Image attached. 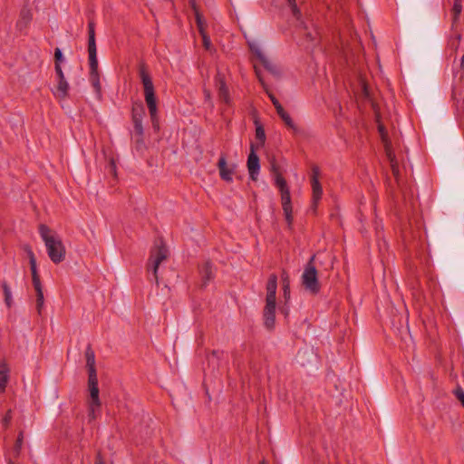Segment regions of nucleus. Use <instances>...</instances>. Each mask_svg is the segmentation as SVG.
<instances>
[{
    "label": "nucleus",
    "mask_w": 464,
    "mask_h": 464,
    "mask_svg": "<svg viewBox=\"0 0 464 464\" xmlns=\"http://www.w3.org/2000/svg\"><path fill=\"white\" fill-rule=\"evenodd\" d=\"M38 230L49 258L54 264L62 263L65 259L66 250L61 237L44 224H41Z\"/></svg>",
    "instance_id": "f257e3e1"
},
{
    "label": "nucleus",
    "mask_w": 464,
    "mask_h": 464,
    "mask_svg": "<svg viewBox=\"0 0 464 464\" xmlns=\"http://www.w3.org/2000/svg\"><path fill=\"white\" fill-rule=\"evenodd\" d=\"M88 54L90 65V82L98 98L102 96V85L98 71L97 47L95 40V23L92 19L88 23Z\"/></svg>",
    "instance_id": "f03ea898"
},
{
    "label": "nucleus",
    "mask_w": 464,
    "mask_h": 464,
    "mask_svg": "<svg viewBox=\"0 0 464 464\" xmlns=\"http://www.w3.org/2000/svg\"><path fill=\"white\" fill-rule=\"evenodd\" d=\"M138 73L143 86L144 99L149 109L153 125L158 121V107L155 88L148 66L140 62L138 66Z\"/></svg>",
    "instance_id": "7ed1b4c3"
},
{
    "label": "nucleus",
    "mask_w": 464,
    "mask_h": 464,
    "mask_svg": "<svg viewBox=\"0 0 464 464\" xmlns=\"http://www.w3.org/2000/svg\"><path fill=\"white\" fill-rule=\"evenodd\" d=\"M314 260L315 255H313L305 265L302 275V285L312 295H317L321 289Z\"/></svg>",
    "instance_id": "20e7f679"
},
{
    "label": "nucleus",
    "mask_w": 464,
    "mask_h": 464,
    "mask_svg": "<svg viewBox=\"0 0 464 464\" xmlns=\"http://www.w3.org/2000/svg\"><path fill=\"white\" fill-rule=\"evenodd\" d=\"M276 186L278 188L280 191L283 212L287 226L291 229L294 222V217L289 187L287 185L285 179L283 176L279 175L276 177Z\"/></svg>",
    "instance_id": "39448f33"
},
{
    "label": "nucleus",
    "mask_w": 464,
    "mask_h": 464,
    "mask_svg": "<svg viewBox=\"0 0 464 464\" xmlns=\"http://www.w3.org/2000/svg\"><path fill=\"white\" fill-rule=\"evenodd\" d=\"M25 250L27 252V256L29 258L33 285L36 292V309L38 311V314H41V310L44 306V297L40 276L37 271L36 258L30 246H26Z\"/></svg>",
    "instance_id": "423d86ee"
},
{
    "label": "nucleus",
    "mask_w": 464,
    "mask_h": 464,
    "mask_svg": "<svg viewBox=\"0 0 464 464\" xmlns=\"http://www.w3.org/2000/svg\"><path fill=\"white\" fill-rule=\"evenodd\" d=\"M169 250L162 241L155 245V247L150 251L149 259L148 271L152 273L156 284H159L158 269L160 263L167 259Z\"/></svg>",
    "instance_id": "0eeeda50"
},
{
    "label": "nucleus",
    "mask_w": 464,
    "mask_h": 464,
    "mask_svg": "<svg viewBox=\"0 0 464 464\" xmlns=\"http://www.w3.org/2000/svg\"><path fill=\"white\" fill-rule=\"evenodd\" d=\"M320 169L318 166L314 165L312 167V175H311V186H312V200H313V208L315 209L317 208V204L322 198L323 188L321 183L319 181Z\"/></svg>",
    "instance_id": "6e6552de"
},
{
    "label": "nucleus",
    "mask_w": 464,
    "mask_h": 464,
    "mask_svg": "<svg viewBox=\"0 0 464 464\" xmlns=\"http://www.w3.org/2000/svg\"><path fill=\"white\" fill-rule=\"evenodd\" d=\"M256 144L251 142L250 143V153L247 157L246 166L248 169L250 179L254 181L257 179V176L259 174L260 170V160L259 157L257 156L256 150Z\"/></svg>",
    "instance_id": "1a4fd4ad"
},
{
    "label": "nucleus",
    "mask_w": 464,
    "mask_h": 464,
    "mask_svg": "<svg viewBox=\"0 0 464 464\" xmlns=\"http://www.w3.org/2000/svg\"><path fill=\"white\" fill-rule=\"evenodd\" d=\"M276 301H266L263 311L264 325L267 330H272L276 323Z\"/></svg>",
    "instance_id": "9d476101"
},
{
    "label": "nucleus",
    "mask_w": 464,
    "mask_h": 464,
    "mask_svg": "<svg viewBox=\"0 0 464 464\" xmlns=\"http://www.w3.org/2000/svg\"><path fill=\"white\" fill-rule=\"evenodd\" d=\"M215 84L218 89L219 100L226 104L230 103L229 90L225 81V75L220 72H218L215 76Z\"/></svg>",
    "instance_id": "9b49d317"
},
{
    "label": "nucleus",
    "mask_w": 464,
    "mask_h": 464,
    "mask_svg": "<svg viewBox=\"0 0 464 464\" xmlns=\"http://www.w3.org/2000/svg\"><path fill=\"white\" fill-rule=\"evenodd\" d=\"M88 390L90 392L88 417L90 420H94L96 418V412L100 411L102 405L101 400L99 398V387H92L88 388Z\"/></svg>",
    "instance_id": "f8f14e48"
},
{
    "label": "nucleus",
    "mask_w": 464,
    "mask_h": 464,
    "mask_svg": "<svg viewBox=\"0 0 464 464\" xmlns=\"http://www.w3.org/2000/svg\"><path fill=\"white\" fill-rule=\"evenodd\" d=\"M251 52L256 55V57L262 63L264 68L272 73L275 76H280V70L277 68L276 64H274L268 58L262 53V51L258 47L250 46Z\"/></svg>",
    "instance_id": "ddd939ff"
},
{
    "label": "nucleus",
    "mask_w": 464,
    "mask_h": 464,
    "mask_svg": "<svg viewBox=\"0 0 464 464\" xmlns=\"http://www.w3.org/2000/svg\"><path fill=\"white\" fill-rule=\"evenodd\" d=\"M218 168L219 170V175L221 179L231 182L233 180V174L235 172V169L237 168L236 164H232L228 166L227 164L226 157L225 155H221L218 162Z\"/></svg>",
    "instance_id": "4468645a"
},
{
    "label": "nucleus",
    "mask_w": 464,
    "mask_h": 464,
    "mask_svg": "<svg viewBox=\"0 0 464 464\" xmlns=\"http://www.w3.org/2000/svg\"><path fill=\"white\" fill-rule=\"evenodd\" d=\"M199 274L201 276V287L205 288L208 282L214 278L213 265L210 261H206L199 266Z\"/></svg>",
    "instance_id": "2eb2a0df"
},
{
    "label": "nucleus",
    "mask_w": 464,
    "mask_h": 464,
    "mask_svg": "<svg viewBox=\"0 0 464 464\" xmlns=\"http://www.w3.org/2000/svg\"><path fill=\"white\" fill-rule=\"evenodd\" d=\"M277 276L271 274L266 284V301H276Z\"/></svg>",
    "instance_id": "dca6fc26"
},
{
    "label": "nucleus",
    "mask_w": 464,
    "mask_h": 464,
    "mask_svg": "<svg viewBox=\"0 0 464 464\" xmlns=\"http://www.w3.org/2000/svg\"><path fill=\"white\" fill-rule=\"evenodd\" d=\"M455 34L454 35H451L449 39H448V44H447V49L449 51H450V56H452L454 55V59H456V52L460 44V41H461V34L459 32H458L457 30H455Z\"/></svg>",
    "instance_id": "f3484780"
},
{
    "label": "nucleus",
    "mask_w": 464,
    "mask_h": 464,
    "mask_svg": "<svg viewBox=\"0 0 464 464\" xmlns=\"http://www.w3.org/2000/svg\"><path fill=\"white\" fill-rule=\"evenodd\" d=\"M10 369L5 362H0V393L5 392L9 381Z\"/></svg>",
    "instance_id": "a211bd4d"
},
{
    "label": "nucleus",
    "mask_w": 464,
    "mask_h": 464,
    "mask_svg": "<svg viewBox=\"0 0 464 464\" xmlns=\"http://www.w3.org/2000/svg\"><path fill=\"white\" fill-rule=\"evenodd\" d=\"M387 157L390 160V165H391L392 175L395 178L397 184L399 185L400 184V180H399L400 169H399L398 161L395 158V155L389 150H387Z\"/></svg>",
    "instance_id": "6ab92c4d"
},
{
    "label": "nucleus",
    "mask_w": 464,
    "mask_h": 464,
    "mask_svg": "<svg viewBox=\"0 0 464 464\" xmlns=\"http://www.w3.org/2000/svg\"><path fill=\"white\" fill-rule=\"evenodd\" d=\"M224 354L223 351L213 350L209 355L207 356L208 365L212 366L213 370L219 367V362Z\"/></svg>",
    "instance_id": "aec40b11"
},
{
    "label": "nucleus",
    "mask_w": 464,
    "mask_h": 464,
    "mask_svg": "<svg viewBox=\"0 0 464 464\" xmlns=\"http://www.w3.org/2000/svg\"><path fill=\"white\" fill-rule=\"evenodd\" d=\"M256 125V139L258 140V143L256 145V149L263 147L266 142V132L263 125L259 122L258 120H255Z\"/></svg>",
    "instance_id": "412c9836"
},
{
    "label": "nucleus",
    "mask_w": 464,
    "mask_h": 464,
    "mask_svg": "<svg viewBox=\"0 0 464 464\" xmlns=\"http://www.w3.org/2000/svg\"><path fill=\"white\" fill-rule=\"evenodd\" d=\"M68 91L69 83L66 79L63 78V80H57L56 92L54 94L61 99H64L68 96Z\"/></svg>",
    "instance_id": "4be33fe9"
},
{
    "label": "nucleus",
    "mask_w": 464,
    "mask_h": 464,
    "mask_svg": "<svg viewBox=\"0 0 464 464\" xmlns=\"http://www.w3.org/2000/svg\"><path fill=\"white\" fill-rule=\"evenodd\" d=\"M462 11L461 0H454V5L452 7V24L451 30H456L457 23L459 21V15Z\"/></svg>",
    "instance_id": "5701e85b"
},
{
    "label": "nucleus",
    "mask_w": 464,
    "mask_h": 464,
    "mask_svg": "<svg viewBox=\"0 0 464 464\" xmlns=\"http://www.w3.org/2000/svg\"><path fill=\"white\" fill-rule=\"evenodd\" d=\"M85 358H86V368L88 372L96 371L95 368V354L93 350L92 349L91 344H89L85 351Z\"/></svg>",
    "instance_id": "b1692460"
},
{
    "label": "nucleus",
    "mask_w": 464,
    "mask_h": 464,
    "mask_svg": "<svg viewBox=\"0 0 464 464\" xmlns=\"http://www.w3.org/2000/svg\"><path fill=\"white\" fill-rule=\"evenodd\" d=\"M283 296L285 302L290 300V281L288 274L284 271L281 276Z\"/></svg>",
    "instance_id": "393cba45"
},
{
    "label": "nucleus",
    "mask_w": 464,
    "mask_h": 464,
    "mask_svg": "<svg viewBox=\"0 0 464 464\" xmlns=\"http://www.w3.org/2000/svg\"><path fill=\"white\" fill-rule=\"evenodd\" d=\"M276 112L278 114V116L282 119V121L285 122V124L289 128V129H292L294 130H296V126L295 124L294 123L292 118L290 117V115L285 111V109L282 107H279L277 110H276Z\"/></svg>",
    "instance_id": "a878e982"
},
{
    "label": "nucleus",
    "mask_w": 464,
    "mask_h": 464,
    "mask_svg": "<svg viewBox=\"0 0 464 464\" xmlns=\"http://www.w3.org/2000/svg\"><path fill=\"white\" fill-rule=\"evenodd\" d=\"M31 20H32L31 10L26 8V7H24L20 11V15H19V20H18L17 24L19 26H24L25 27L31 22Z\"/></svg>",
    "instance_id": "bb28decb"
},
{
    "label": "nucleus",
    "mask_w": 464,
    "mask_h": 464,
    "mask_svg": "<svg viewBox=\"0 0 464 464\" xmlns=\"http://www.w3.org/2000/svg\"><path fill=\"white\" fill-rule=\"evenodd\" d=\"M145 116V108L141 102H136L132 104L131 109V118L132 117H139V118H144Z\"/></svg>",
    "instance_id": "cd10ccee"
},
{
    "label": "nucleus",
    "mask_w": 464,
    "mask_h": 464,
    "mask_svg": "<svg viewBox=\"0 0 464 464\" xmlns=\"http://www.w3.org/2000/svg\"><path fill=\"white\" fill-rule=\"evenodd\" d=\"M1 286L4 292L5 303L6 306L10 308L13 304V298L10 286L5 281L2 282Z\"/></svg>",
    "instance_id": "c85d7f7f"
},
{
    "label": "nucleus",
    "mask_w": 464,
    "mask_h": 464,
    "mask_svg": "<svg viewBox=\"0 0 464 464\" xmlns=\"http://www.w3.org/2000/svg\"><path fill=\"white\" fill-rule=\"evenodd\" d=\"M131 120H132V123H133L135 135L137 137L141 138L144 133L143 126H142L143 118L132 117Z\"/></svg>",
    "instance_id": "c756f323"
},
{
    "label": "nucleus",
    "mask_w": 464,
    "mask_h": 464,
    "mask_svg": "<svg viewBox=\"0 0 464 464\" xmlns=\"http://www.w3.org/2000/svg\"><path fill=\"white\" fill-rule=\"evenodd\" d=\"M287 2V5L291 10V13L293 14V16L296 19V20H300L301 17H302V13H301V10L300 8L298 7L297 4H296V0H286Z\"/></svg>",
    "instance_id": "7c9ffc66"
},
{
    "label": "nucleus",
    "mask_w": 464,
    "mask_h": 464,
    "mask_svg": "<svg viewBox=\"0 0 464 464\" xmlns=\"http://www.w3.org/2000/svg\"><path fill=\"white\" fill-rule=\"evenodd\" d=\"M24 443V431H20L14 446V452L19 455Z\"/></svg>",
    "instance_id": "2f4dec72"
},
{
    "label": "nucleus",
    "mask_w": 464,
    "mask_h": 464,
    "mask_svg": "<svg viewBox=\"0 0 464 464\" xmlns=\"http://www.w3.org/2000/svg\"><path fill=\"white\" fill-rule=\"evenodd\" d=\"M98 387L97 372H88V388Z\"/></svg>",
    "instance_id": "473e14b6"
},
{
    "label": "nucleus",
    "mask_w": 464,
    "mask_h": 464,
    "mask_svg": "<svg viewBox=\"0 0 464 464\" xmlns=\"http://www.w3.org/2000/svg\"><path fill=\"white\" fill-rule=\"evenodd\" d=\"M64 62L63 54L60 48H55L54 50V66H62V63Z\"/></svg>",
    "instance_id": "72a5a7b5"
},
{
    "label": "nucleus",
    "mask_w": 464,
    "mask_h": 464,
    "mask_svg": "<svg viewBox=\"0 0 464 464\" xmlns=\"http://www.w3.org/2000/svg\"><path fill=\"white\" fill-rule=\"evenodd\" d=\"M196 22L199 34H203L204 33H206L202 17L198 12H196Z\"/></svg>",
    "instance_id": "f704fd0d"
},
{
    "label": "nucleus",
    "mask_w": 464,
    "mask_h": 464,
    "mask_svg": "<svg viewBox=\"0 0 464 464\" xmlns=\"http://www.w3.org/2000/svg\"><path fill=\"white\" fill-rule=\"evenodd\" d=\"M452 99L457 102V108L459 109V103L463 100L462 92H458V91L455 88H453Z\"/></svg>",
    "instance_id": "c9c22d12"
},
{
    "label": "nucleus",
    "mask_w": 464,
    "mask_h": 464,
    "mask_svg": "<svg viewBox=\"0 0 464 464\" xmlns=\"http://www.w3.org/2000/svg\"><path fill=\"white\" fill-rule=\"evenodd\" d=\"M454 394L456 398L460 401L461 405L464 407V391L460 387H458L454 391Z\"/></svg>",
    "instance_id": "e433bc0d"
},
{
    "label": "nucleus",
    "mask_w": 464,
    "mask_h": 464,
    "mask_svg": "<svg viewBox=\"0 0 464 464\" xmlns=\"http://www.w3.org/2000/svg\"><path fill=\"white\" fill-rule=\"evenodd\" d=\"M271 171L273 172L274 174V178H275V180L276 179V177L279 175V176H283L280 172V168L279 166L275 162L273 161L271 163Z\"/></svg>",
    "instance_id": "4c0bfd02"
},
{
    "label": "nucleus",
    "mask_w": 464,
    "mask_h": 464,
    "mask_svg": "<svg viewBox=\"0 0 464 464\" xmlns=\"http://www.w3.org/2000/svg\"><path fill=\"white\" fill-rule=\"evenodd\" d=\"M202 36V42H203V46L208 50L211 46V40L209 38V36L204 33L203 34H200Z\"/></svg>",
    "instance_id": "58836bf2"
},
{
    "label": "nucleus",
    "mask_w": 464,
    "mask_h": 464,
    "mask_svg": "<svg viewBox=\"0 0 464 464\" xmlns=\"http://www.w3.org/2000/svg\"><path fill=\"white\" fill-rule=\"evenodd\" d=\"M459 68H460V72H455V77L459 73V80H462L464 77V54L462 55L461 59H460Z\"/></svg>",
    "instance_id": "ea45409f"
},
{
    "label": "nucleus",
    "mask_w": 464,
    "mask_h": 464,
    "mask_svg": "<svg viewBox=\"0 0 464 464\" xmlns=\"http://www.w3.org/2000/svg\"><path fill=\"white\" fill-rule=\"evenodd\" d=\"M57 80H63L65 78L62 66H54Z\"/></svg>",
    "instance_id": "a19ab883"
},
{
    "label": "nucleus",
    "mask_w": 464,
    "mask_h": 464,
    "mask_svg": "<svg viewBox=\"0 0 464 464\" xmlns=\"http://www.w3.org/2000/svg\"><path fill=\"white\" fill-rule=\"evenodd\" d=\"M269 98L273 103V105L275 106L276 110H277L279 107H282L281 103L279 102V101L276 98V96L272 93L269 94Z\"/></svg>",
    "instance_id": "79ce46f5"
},
{
    "label": "nucleus",
    "mask_w": 464,
    "mask_h": 464,
    "mask_svg": "<svg viewBox=\"0 0 464 464\" xmlns=\"http://www.w3.org/2000/svg\"><path fill=\"white\" fill-rule=\"evenodd\" d=\"M288 302L285 301V304L280 307V313L285 315V317H287L289 314V306Z\"/></svg>",
    "instance_id": "37998d69"
},
{
    "label": "nucleus",
    "mask_w": 464,
    "mask_h": 464,
    "mask_svg": "<svg viewBox=\"0 0 464 464\" xmlns=\"http://www.w3.org/2000/svg\"><path fill=\"white\" fill-rule=\"evenodd\" d=\"M11 419H12L11 411H8L6 412V414L5 415V417L3 418L4 425L7 426L9 424V422L11 421Z\"/></svg>",
    "instance_id": "c03bdc74"
},
{
    "label": "nucleus",
    "mask_w": 464,
    "mask_h": 464,
    "mask_svg": "<svg viewBox=\"0 0 464 464\" xmlns=\"http://www.w3.org/2000/svg\"><path fill=\"white\" fill-rule=\"evenodd\" d=\"M95 464H105L101 452H98V454L95 457Z\"/></svg>",
    "instance_id": "a18cd8bd"
},
{
    "label": "nucleus",
    "mask_w": 464,
    "mask_h": 464,
    "mask_svg": "<svg viewBox=\"0 0 464 464\" xmlns=\"http://www.w3.org/2000/svg\"><path fill=\"white\" fill-rule=\"evenodd\" d=\"M379 131L381 133L382 138L384 139V137L387 135V132L382 125L379 126Z\"/></svg>",
    "instance_id": "49530a36"
},
{
    "label": "nucleus",
    "mask_w": 464,
    "mask_h": 464,
    "mask_svg": "<svg viewBox=\"0 0 464 464\" xmlns=\"http://www.w3.org/2000/svg\"><path fill=\"white\" fill-rule=\"evenodd\" d=\"M256 73L259 82L262 84L263 87H265V82H264L261 74L259 73V72L256 69Z\"/></svg>",
    "instance_id": "de8ad7c7"
},
{
    "label": "nucleus",
    "mask_w": 464,
    "mask_h": 464,
    "mask_svg": "<svg viewBox=\"0 0 464 464\" xmlns=\"http://www.w3.org/2000/svg\"><path fill=\"white\" fill-rule=\"evenodd\" d=\"M256 73L259 82L262 84L263 87H265V82H264L261 74L259 73V72L256 69Z\"/></svg>",
    "instance_id": "09e8293b"
},
{
    "label": "nucleus",
    "mask_w": 464,
    "mask_h": 464,
    "mask_svg": "<svg viewBox=\"0 0 464 464\" xmlns=\"http://www.w3.org/2000/svg\"><path fill=\"white\" fill-rule=\"evenodd\" d=\"M256 73L259 82L262 84L263 87H265V82H264L261 74L259 73V72L256 69Z\"/></svg>",
    "instance_id": "8fccbe9b"
},
{
    "label": "nucleus",
    "mask_w": 464,
    "mask_h": 464,
    "mask_svg": "<svg viewBox=\"0 0 464 464\" xmlns=\"http://www.w3.org/2000/svg\"><path fill=\"white\" fill-rule=\"evenodd\" d=\"M306 38L309 39L310 41H314L315 40V35H314L312 33L308 32L306 33Z\"/></svg>",
    "instance_id": "3c124183"
},
{
    "label": "nucleus",
    "mask_w": 464,
    "mask_h": 464,
    "mask_svg": "<svg viewBox=\"0 0 464 464\" xmlns=\"http://www.w3.org/2000/svg\"><path fill=\"white\" fill-rule=\"evenodd\" d=\"M136 142H137L138 146L142 145L143 144V136L141 138L138 137Z\"/></svg>",
    "instance_id": "603ef678"
},
{
    "label": "nucleus",
    "mask_w": 464,
    "mask_h": 464,
    "mask_svg": "<svg viewBox=\"0 0 464 464\" xmlns=\"http://www.w3.org/2000/svg\"><path fill=\"white\" fill-rule=\"evenodd\" d=\"M111 170H115V165H114V163H113V162H111Z\"/></svg>",
    "instance_id": "864d4df0"
},
{
    "label": "nucleus",
    "mask_w": 464,
    "mask_h": 464,
    "mask_svg": "<svg viewBox=\"0 0 464 464\" xmlns=\"http://www.w3.org/2000/svg\"><path fill=\"white\" fill-rule=\"evenodd\" d=\"M206 97L210 98V93L208 92H206Z\"/></svg>",
    "instance_id": "5fc2aeb1"
},
{
    "label": "nucleus",
    "mask_w": 464,
    "mask_h": 464,
    "mask_svg": "<svg viewBox=\"0 0 464 464\" xmlns=\"http://www.w3.org/2000/svg\"><path fill=\"white\" fill-rule=\"evenodd\" d=\"M13 464V463H12Z\"/></svg>",
    "instance_id": "6e6d98bb"
}]
</instances>
